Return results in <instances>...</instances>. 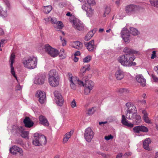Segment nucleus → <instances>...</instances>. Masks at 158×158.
Returning a JSON list of instances; mask_svg holds the SVG:
<instances>
[{
  "label": "nucleus",
  "mask_w": 158,
  "mask_h": 158,
  "mask_svg": "<svg viewBox=\"0 0 158 158\" xmlns=\"http://www.w3.org/2000/svg\"><path fill=\"white\" fill-rule=\"evenodd\" d=\"M113 138V136L111 135H109L107 136H105V139L107 140L112 139Z\"/></svg>",
  "instance_id": "obj_53"
},
{
  "label": "nucleus",
  "mask_w": 158,
  "mask_h": 158,
  "mask_svg": "<svg viewBox=\"0 0 158 158\" xmlns=\"http://www.w3.org/2000/svg\"><path fill=\"white\" fill-rule=\"evenodd\" d=\"M52 7L51 6H44V11L46 13H48L52 10Z\"/></svg>",
  "instance_id": "obj_41"
},
{
  "label": "nucleus",
  "mask_w": 158,
  "mask_h": 158,
  "mask_svg": "<svg viewBox=\"0 0 158 158\" xmlns=\"http://www.w3.org/2000/svg\"><path fill=\"white\" fill-rule=\"evenodd\" d=\"M135 59V57L131 55L123 54L119 56L118 58V62L125 67L131 66V63Z\"/></svg>",
  "instance_id": "obj_4"
},
{
  "label": "nucleus",
  "mask_w": 158,
  "mask_h": 158,
  "mask_svg": "<svg viewBox=\"0 0 158 158\" xmlns=\"http://www.w3.org/2000/svg\"><path fill=\"white\" fill-rule=\"evenodd\" d=\"M120 0H117L115 2V4L117 5H119L120 4Z\"/></svg>",
  "instance_id": "obj_61"
},
{
  "label": "nucleus",
  "mask_w": 158,
  "mask_h": 158,
  "mask_svg": "<svg viewBox=\"0 0 158 158\" xmlns=\"http://www.w3.org/2000/svg\"><path fill=\"white\" fill-rule=\"evenodd\" d=\"M59 56L60 57L61 59H64L65 57V55L64 53H59Z\"/></svg>",
  "instance_id": "obj_55"
},
{
  "label": "nucleus",
  "mask_w": 158,
  "mask_h": 158,
  "mask_svg": "<svg viewBox=\"0 0 158 158\" xmlns=\"http://www.w3.org/2000/svg\"><path fill=\"white\" fill-rule=\"evenodd\" d=\"M60 38L61 42L62 43V45L63 46H64L66 44V42L65 39L62 38L61 36H60Z\"/></svg>",
  "instance_id": "obj_49"
},
{
  "label": "nucleus",
  "mask_w": 158,
  "mask_h": 158,
  "mask_svg": "<svg viewBox=\"0 0 158 158\" xmlns=\"http://www.w3.org/2000/svg\"><path fill=\"white\" fill-rule=\"evenodd\" d=\"M54 94L56 103L59 106H62L64 100L60 94L57 91H55Z\"/></svg>",
  "instance_id": "obj_12"
},
{
  "label": "nucleus",
  "mask_w": 158,
  "mask_h": 158,
  "mask_svg": "<svg viewBox=\"0 0 158 158\" xmlns=\"http://www.w3.org/2000/svg\"><path fill=\"white\" fill-rule=\"evenodd\" d=\"M94 107H93L89 109L88 111V114H92L95 111Z\"/></svg>",
  "instance_id": "obj_46"
},
{
  "label": "nucleus",
  "mask_w": 158,
  "mask_h": 158,
  "mask_svg": "<svg viewBox=\"0 0 158 158\" xmlns=\"http://www.w3.org/2000/svg\"><path fill=\"white\" fill-rule=\"evenodd\" d=\"M134 133H139L140 131L147 132L148 131V128L144 126H138L134 127L133 128Z\"/></svg>",
  "instance_id": "obj_18"
},
{
  "label": "nucleus",
  "mask_w": 158,
  "mask_h": 158,
  "mask_svg": "<svg viewBox=\"0 0 158 158\" xmlns=\"http://www.w3.org/2000/svg\"><path fill=\"white\" fill-rule=\"evenodd\" d=\"M0 16L2 18H5L7 16V10L6 9L4 10L1 7L0 9Z\"/></svg>",
  "instance_id": "obj_35"
},
{
  "label": "nucleus",
  "mask_w": 158,
  "mask_h": 158,
  "mask_svg": "<svg viewBox=\"0 0 158 158\" xmlns=\"http://www.w3.org/2000/svg\"><path fill=\"white\" fill-rule=\"evenodd\" d=\"M69 82L71 88L73 89H75L76 88V84L77 83L81 86H84V82L81 81L79 80L76 77H73L72 74L70 73H69L67 75Z\"/></svg>",
  "instance_id": "obj_5"
},
{
  "label": "nucleus",
  "mask_w": 158,
  "mask_h": 158,
  "mask_svg": "<svg viewBox=\"0 0 158 158\" xmlns=\"http://www.w3.org/2000/svg\"><path fill=\"white\" fill-rule=\"evenodd\" d=\"M85 80V92L86 94H87L90 93L91 90L93 89L94 86V83L91 80H87V81L86 80Z\"/></svg>",
  "instance_id": "obj_10"
},
{
  "label": "nucleus",
  "mask_w": 158,
  "mask_h": 158,
  "mask_svg": "<svg viewBox=\"0 0 158 158\" xmlns=\"http://www.w3.org/2000/svg\"><path fill=\"white\" fill-rule=\"evenodd\" d=\"M110 11V8L109 6H106L105 8L104 11V14L103 15L104 17H105V14L108 15Z\"/></svg>",
  "instance_id": "obj_43"
},
{
  "label": "nucleus",
  "mask_w": 158,
  "mask_h": 158,
  "mask_svg": "<svg viewBox=\"0 0 158 158\" xmlns=\"http://www.w3.org/2000/svg\"><path fill=\"white\" fill-rule=\"evenodd\" d=\"M127 156L125 155V154L124 155H122V153H120L117 156L116 158H127Z\"/></svg>",
  "instance_id": "obj_47"
},
{
  "label": "nucleus",
  "mask_w": 158,
  "mask_h": 158,
  "mask_svg": "<svg viewBox=\"0 0 158 158\" xmlns=\"http://www.w3.org/2000/svg\"><path fill=\"white\" fill-rule=\"evenodd\" d=\"M134 119H135V121L137 125L141 121V117L140 115L137 114V113L135 116V118Z\"/></svg>",
  "instance_id": "obj_38"
},
{
  "label": "nucleus",
  "mask_w": 158,
  "mask_h": 158,
  "mask_svg": "<svg viewBox=\"0 0 158 158\" xmlns=\"http://www.w3.org/2000/svg\"><path fill=\"white\" fill-rule=\"evenodd\" d=\"M22 87L19 85H17L16 87V89L18 90H20L22 89Z\"/></svg>",
  "instance_id": "obj_56"
},
{
  "label": "nucleus",
  "mask_w": 158,
  "mask_h": 158,
  "mask_svg": "<svg viewBox=\"0 0 158 158\" xmlns=\"http://www.w3.org/2000/svg\"><path fill=\"white\" fill-rule=\"evenodd\" d=\"M29 132L28 131H24L23 128V131L21 132V133L19 135H21L22 137L23 138H28Z\"/></svg>",
  "instance_id": "obj_39"
},
{
  "label": "nucleus",
  "mask_w": 158,
  "mask_h": 158,
  "mask_svg": "<svg viewBox=\"0 0 158 158\" xmlns=\"http://www.w3.org/2000/svg\"><path fill=\"white\" fill-rule=\"evenodd\" d=\"M85 44L87 49L90 52H93L96 48V46L94 44V41L92 40L89 42L85 43Z\"/></svg>",
  "instance_id": "obj_17"
},
{
  "label": "nucleus",
  "mask_w": 158,
  "mask_h": 158,
  "mask_svg": "<svg viewBox=\"0 0 158 158\" xmlns=\"http://www.w3.org/2000/svg\"><path fill=\"white\" fill-rule=\"evenodd\" d=\"M121 123L124 125L127 126L128 127H132L134 125L133 124L130 123L126 118L125 116L124 115H122V119Z\"/></svg>",
  "instance_id": "obj_25"
},
{
  "label": "nucleus",
  "mask_w": 158,
  "mask_h": 158,
  "mask_svg": "<svg viewBox=\"0 0 158 158\" xmlns=\"http://www.w3.org/2000/svg\"><path fill=\"white\" fill-rule=\"evenodd\" d=\"M151 143V140L150 138H147L145 139L143 143V148L144 149L148 150H150V148H149V145Z\"/></svg>",
  "instance_id": "obj_27"
},
{
  "label": "nucleus",
  "mask_w": 158,
  "mask_h": 158,
  "mask_svg": "<svg viewBox=\"0 0 158 158\" xmlns=\"http://www.w3.org/2000/svg\"><path fill=\"white\" fill-rule=\"evenodd\" d=\"M154 70L156 72L158 75V65L154 68Z\"/></svg>",
  "instance_id": "obj_57"
},
{
  "label": "nucleus",
  "mask_w": 158,
  "mask_h": 158,
  "mask_svg": "<svg viewBox=\"0 0 158 158\" xmlns=\"http://www.w3.org/2000/svg\"><path fill=\"white\" fill-rule=\"evenodd\" d=\"M88 5L86 3L83 5L82 6V8L83 10L86 12L87 15L88 16L90 17L93 14L94 10H92L90 6H88Z\"/></svg>",
  "instance_id": "obj_16"
},
{
  "label": "nucleus",
  "mask_w": 158,
  "mask_h": 158,
  "mask_svg": "<svg viewBox=\"0 0 158 158\" xmlns=\"http://www.w3.org/2000/svg\"><path fill=\"white\" fill-rule=\"evenodd\" d=\"M56 27L57 29H62L63 26L62 22L61 21H59L56 23Z\"/></svg>",
  "instance_id": "obj_42"
},
{
  "label": "nucleus",
  "mask_w": 158,
  "mask_h": 158,
  "mask_svg": "<svg viewBox=\"0 0 158 158\" xmlns=\"http://www.w3.org/2000/svg\"><path fill=\"white\" fill-rule=\"evenodd\" d=\"M23 123L26 127L30 128L32 127L34 124V123L28 117H26L23 120Z\"/></svg>",
  "instance_id": "obj_23"
},
{
  "label": "nucleus",
  "mask_w": 158,
  "mask_h": 158,
  "mask_svg": "<svg viewBox=\"0 0 158 158\" xmlns=\"http://www.w3.org/2000/svg\"><path fill=\"white\" fill-rule=\"evenodd\" d=\"M136 81L142 86H144L146 85V80L144 78L142 74L137 75L135 77Z\"/></svg>",
  "instance_id": "obj_22"
},
{
  "label": "nucleus",
  "mask_w": 158,
  "mask_h": 158,
  "mask_svg": "<svg viewBox=\"0 0 158 158\" xmlns=\"http://www.w3.org/2000/svg\"><path fill=\"white\" fill-rule=\"evenodd\" d=\"M127 113H131L136 112L137 110L135 106L132 103L127 102L126 104Z\"/></svg>",
  "instance_id": "obj_19"
},
{
  "label": "nucleus",
  "mask_w": 158,
  "mask_h": 158,
  "mask_svg": "<svg viewBox=\"0 0 158 158\" xmlns=\"http://www.w3.org/2000/svg\"><path fill=\"white\" fill-rule=\"evenodd\" d=\"M72 22L73 26L75 28L80 31L84 29V24L78 19H75L73 20Z\"/></svg>",
  "instance_id": "obj_13"
},
{
  "label": "nucleus",
  "mask_w": 158,
  "mask_h": 158,
  "mask_svg": "<svg viewBox=\"0 0 158 158\" xmlns=\"http://www.w3.org/2000/svg\"><path fill=\"white\" fill-rule=\"evenodd\" d=\"M36 96L38 98L39 102L43 104L45 102L46 99L45 93L40 90H38L36 94Z\"/></svg>",
  "instance_id": "obj_11"
},
{
  "label": "nucleus",
  "mask_w": 158,
  "mask_h": 158,
  "mask_svg": "<svg viewBox=\"0 0 158 158\" xmlns=\"http://www.w3.org/2000/svg\"><path fill=\"white\" fill-rule=\"evenodd\" d=\"M94 135V132L90 128L88 127L85 130L84 137L87 142H90L93 139Z\"/></svg>",
  "instance_id": "obj_8"
},
{
  "label": "nucleus",
  "mask_w": 158,
  "mask_h": 158,
  "mask_svg": "<svg viewBox=\"0 0 158 158\" xmlns=\"http://www.w3.org/2000/svg\"><path fill=\"white\" fill-rule=\"evenodd\" d=\"M123 52L125 53V54L131 55H133L134 54L139 55L140 54L139 51H135L128 47H125L123 49Z\"/></svg>",
  "instance_id": "obj_21"
},
{
  "label": "nucleus",
  "mask_w": 158,
  "mask_h": 158,
  "mask_svg": "<svg viewBox=\"0 0 158 158\" xmlns=\"http://www.w3.org/2000/svg\"><path fill=\"white\" fill-rule=\"evenodd\" d=\"M124 73L122 70L118 69L116 71L115 74V76L117 80H121L124 77Z\"/></svg>",
  "instance_id": "obj_24"
},
{
  "label": "nucleus",
  "mask_w": 158,
  "mask_h": 158,
  "mask_svg": "<svg viewBox=\"0 0 158 158\" xmlns=\"http://www.w3.org/2000/svg\"><path fill=\"white\" fill-rule=\"evenodd\" d=\"M91 57L90 56H87L83 59V62L85 63L89 62L91 60Z\"/></svg>",
  "instance_id": "obj_44"
},
{
  "label": "nucleus",
  "mask_w": 158,
  "mask_h": 158,
  "mask_svg": "<svg viewBox=\"0 0 158 158\" xmlns=\"http://www.w3.org/2000/svg\"><path fill=\"white\" fill-rule=\"evenodd\" d=\"M125 155L126 156H128L131 155L132 154V153L131 152H126L125 153Z\"/></svg>",
  "instance_id": "obj_59"
},
{
  "label": "nucleus",
  "mask_w": 158,
  "mask_h": 158,
  "mask_svg": "<svg viewBox=\"0 0 158 158\" xmlns=\"http://www.w3.org/2000/svg\"><path fill=\"white\" fill-rule=\"evenodd\" d=\"M96 31V30L95 29H94L90 31L85 36V40L86 41H88L89 40L95 33Z\"/></svg>",
  "instance_id": "obj_30"
},
{
  "label": "nucleus",
  "mask_w": 158,
  "mask_h": 158,
  "mask_svg": "<svg viewBox=\"0 0 158 158\" xmlns=\"http://www.w3.org/2000/svg\"><path fill=\"white\" fill-rule=\"evenodd\" d=\"M64 50L63 48H61L60 50V52L59 53H64Z\"/></svg>",
  "instance_id": "obj_63"
},
{
  "label": "nucleus",
  "mask_w": 158,
  "mask_h": 158,
  "mask_svg": "<svg viewBox=\"0 0 158 158\" xmlns=\"http://www.w3.org/2000/svg\"><path fill=\"white\" fill-rule=\"evenodd\" d=\"M137 10L136 6L133 4H131L126 6L125 11L127 15L130 16L134 14Z\"/></svg>",
  "instance_id": "obj_7"
},
{
  "label": "nucleus",
  "mask_w": 158,
  "mask_h": 158,
  "mask_svg": "<svg viewBox=\"0 0 158 158\" xmlns=\"http://www.w3.org/2000/svg\"><path fill=\"white\" fill-rule=\"evenodd\" d=\"M48 81L52 87L57 86L59 84L60 78L58 73L55 69L50 71L48 73Z\"/></svg>",
  "instance_id": "obj_3"
},
{
  "label": "nucleus",
  "mask_w": 158,
  "mask_h": 158,
  "mask_svg": "<svg viewBox=\"0 0 158 158\" xmlns=\"http://www.w3.org/2000/svg\"><path fill=\"white\" fill-rule=\"evenodd\" d=\"M142 113L143 114V118L146 117H148V114L147 113L146 111L145 110H143Z\"/></svg>",
  "instance_id": "obj_50"
},
{
  "label": "nucleus",
  "mask_w": 158,
  "mask_h": 158,
  "mask_svg": "<svg viewBox=\"0 0 158 158\" xmlns=\"http://www.w3.org/2000/svg\"><path fill=\"white\" fill-rule=\"evenodd\" d=\"M38 138L39 140L40 145H45L46 143L47 140L46 137L44 135H39L38 134Z\"/></svg>",
  "instance_id": "obj_29"
},
{
  "label": "nucleus",
  "mask_w": 158,
  "mask_h": 158,
  "mask_svg": "<svg viewBox=\"0 0 158 158\" xmlns=\"http://www.w3.org/2000/svg\"><path fill=\"white\" fill-rule=\"evenodd\" d=\"M10 152L13 155H16L17 152L19 154L20 156H23V151L22 149L19 147L16 146H13L10 149Z\"/></svg>",
  "instance_id": "obj_14"
},
{
  "label": "nucleus",
  "mask_w": 158,
  "mask_h": 158,
  "mask_svg": "<svg viewBox=\"0 0 158 158\" xmlns=\"http://www.w3.org/2000/svg\"><path fill=\"white\" fill-rule=\"evenodd\" d=\"M23 129V127L22 126L14 125L12 126L11 132L13 134L18 135L21 133V132H22Z\"/></svg>",
  "instance_id": "obj_20"
},
{
  "label": "nucleus",
  "mask_w": 158,
  "mask_h": 158,
  "mask_svg": "<svg viewBox=\"0 0 158 158\" xmlns=\"http://www.w3.org/2000/svg\"><path fill=\"white\" fill-rule=\"evenodd\" d=\"M80 2H85V3L87 4L89 6H90L91 5H94L95 3V1L94 0H79Z\"/></svg>",
  "instance_id": "obj_36"
},
{
  "label": "nucleus",
  "mask_w": 158,
  "mask_h": 158,
  "mask_svg": "<svg viewBox=\"0 0 158 158\" xmlns=\"http://www.w3.org/2000/svg\"><path fill=\"white\" fill-rule=\"evenodd\" d=\"M38 134L36 133L34 134V138L32 141L33 145L36 146H40L39 140L38 138Z\"/></svg>",
  "instance_id": "obj_28"
},
{
  "label": "nucleus",
  "mask_w": 158,
  "mask_h": 158,
  "mask_svg": "<svg viewBox=\"0 0 158 158\" xmlns=\"http://www.w3.org/2000/svg\"><path fill=\"white\" fill-rule=\"evenodd\" d=\"M136 112H133L131 113H127L126 117L128 119H133L135 118V116Z\"/></svg>",
  "instance_id": "obj_34"
},
{
  "label": "nucleus",
  "mask_w": 158,
  "mask_h": 158,
  "mask_svg": "<svg viewBox=\"0 0 158 158\" xmlns=\"http://www.w3.org/2000/svg\"><path fill=\"white\" fill-rule=\"evenodd\" d=\"M73 131H71L65 134L63 138V142L64 143H66L67 142L69 139L71 137L72 135L73 134Z\"/></svg>",
  "instance_id": "obj_31"
},
{
  "label": "nucleus",
  "mask_w": 158,
  "mask_h": 158,
  "mask_svg": "<svg viewBox=\"0 0 158 158\" xmlns=\"http://www.w3.org/2000/svg\"><path fill=\"white\" fill-rule=\"evenodd\" d=\"M72 47L78 49H80L82 47V44L80 42L78 41H75L73 42L72 44Z\"/></svg>",
  "instance_id": "obj_32"
},
{
  "label": "nucleus",
  "mask_w": 158,
  "mask_h": 158,
  "mask_svg": "<svg viewBox=\"0 0 158 158\" xmlns=\"http://www.w3.org/2000/svg\"><path fill=\"white\" fill-rule=\"evenodd\" d=\"M37 62V58L33 56H27L24 57L22 60V63L24 66L30 69L36 68Z\"/></svg>",
  "instance_id": "obj_1"
},
{
  "label": "nucleus",
  "mask_w": 158,
  "mask_h": 158,
  "mask_svg": "<svg viewBox=\"0 0 158 158\" xmlns=\"http://www.w3.org/2000/svg\"><path fill=\"white\" fill-rule=\"evenodd\" d=\"M156 52L155 51H153L152 52V54L151 56V58L152 59H153L156 57Z\"/></svg>",
  "instance_id": "obj_54"
},
{
  "label": "nucleus",
  "mask_w": 158,
  "mask_h": 158,
  "mask_svg": "<svg viewBox=\"0 0 158 158\" xmlns=\"http://www.w3.org/2000/svg\"><path fill=\"white\" fill-rule=\"evenodd\" d=\"M140 102L143 104H145L146 103V101L145 100H143L142 101H140Z\"/></svg>",
  "instance_id": "obj_64"
},
{
  "label": "nucleus",
  "mask_w": 158,
  "mask_h": 158,
  "mask_svg": "<svg viewBox=\"0 0 158 158\" xmlns=\"http://www.w3.org/2000/svg\"><path fill=\"white\" fill-rule=\"evenodd\" d=\"M4 34V32L3 31V30L0 28V35H2Z\"/></svg>",
  "instance_id": "obj_58"
},
{
  "label": "nucleus",
  "mask_w": 158,
  "mask_h": 158,
  "mask_svg": "<svg viewBox=\"0 0 158 158\" xmlns=\"http://www.w3.org/2000/svg\"><path fill=\"white\" fill-rule=\"evenodd\" d=\"M40 123L44 126H48L49 125V123L46 118L43 115H40L39 117Z\"/></svg>",
  "instance_id": "obj_26"
},
{
  "label": "nucleus",
  "mask_w": 158,
  "mask_h": 158,
  "mask_svg": "<svg viewBox=\"0 0 158 158\" xmlns=\"http://www.w3.org/2000/svg\"><path fill=\"white\" fill-rule=\"evenodd\" d=\"M78 59L75 56L73 59V60L74 62H77L78 61Z\"/></svg>",
  "instance_id": "obj_62"
},
{
  "label": "nucleus",
  "mask_w": 158,
  "mask_h": 158,
  "mask_svg": "<svg viewBox=\"0 0 158 158\" xmlns=\"http://www.w3.org/2000/svg\"><path fill=\"white\" fill-rule=\"evenodd\" d=\"M46 78L45 74L39 73L35 77L34 81V83L36 84L41 85L43 84Z\"/></svg>",
  "instance_id": "obj_9"
},
{
  "label": "nucleus",
  "mask_w": 158,
  "mask_h": 158,
  "mask_svg": "<svg viewBox=\"0 0 158 158\" xmlns=\"http://www.w3.org/2000/svg\"><path fill=\"white\" fill-rule=\"evenodd\" d=\"M152 77L153 80V81L155 82H157L158 81V78L155 75L152 74Z\"/></svg>",
  "instance_id": "obj_51"
},
{
  "label": "nucleus",
  "mask_w": 158,
  "mask_h": 158,
  "mask_svg": "<svg viewBox=\"0 0 158 158\" xmlns=\"http://www.w3.org/2000/svg\"><path fill=\"white\" fill-rule=\"evenodd\" d=\"M42 48H44L45 51L52 57H55L59 54V51L57 49L52 48L48 44L43 46L41 45Z\"/></svg>",
  "instance_id": "obj_6"
},
{
  "label": "nucleus",
  "mask_w": 158,
  "mask_h": 158,
  "mask_svg": "<svg viewBox=\"0 0 158 158\" xmlns=\"http://www.w3.org/2000/svg\"><path fill=\"white\" fill-rule=\"evenodd\" d=\"M143 119L146 123H151V121L148 117V116L144 118H143Z\"/></svg>",
  "instance_id": "obj_48"
},
{
  "label": "nucleus",
  "mask_w": 158,
  "mask_h": 158,
  "mask_svg": "<svg viewBox=\"0 0 158 158\" xmlns=\"http://www.w3.org/2000/svg\"><path fill=\"white\" fill-rule=\"evenodd\" d=\"M15 57V55L14 53H12L10 56V61L11 63L10 64V67L11 68V72L13 76L17 80V78L15 74V73L14 71V68L13 67V64L14 63V60Z\"/></svg>",
  "instance_id": "obj_15"
},
{
  "label": "nucleus",
  "mask_w": 158,
  "mask_h": 158,
  "mask_svg": "<svg viewBox=\"0 0 158 158\" xmlns=\"http://www.w3.org/2000/svg\"><path fill=\"white\" fill-rule=\"evenodd\" d=\"M44 19L47 21H50L52 24H55L57 21L55 17L51 18V17H48L45 19Z\"/></svg>",
  "instance_id": "obj_37"
},
{
  "label": "nucleus",
  "mask_w": 158,
  "mask_h": 158,
  "mask_svg": "<svg viewBox=\"0 0 158 158\" xmlns=\"http://www.w3.org/2000/svg\"><path fill=\"white\" fill-rule=\"evenodd\" d=\"M71 106L72 108H74L76 106V102L74 99H73L71 103Z\"/></svg>",
  "instance_id": "obj_52"
},
{
  "label": "nucleus",
  "mask_w": 158,
  "mask_h": 158,
  "mask_svg": "<svg viewBox=\"0 0 158 158\" xmlns=\"http://www.w3.org/2000/svg\"><path fill=\"white\" fill-rule=\"evenodd\" d=\"M118 92L121 94H125L128 92V90L126 89L122 88L119 90Z\"/></svg>",
  "instance_id": "obj_45"
},
{
  "label": "nucleus",
  "mask_w": 158,
  "mask_h": 158,
  "mask_svg": "<svg viewBox=\"0 0 158 158\" xmlns=\"http://www.w3.org/2000/svg\"><path fill=\"white\" fill-rule=\"evenodd\" d=\"M130 32H129L127 28L124 27L122 30L121 36L124 42L127 43L130 41V33L134 35H136L139 34V32L136 28L133 27H130Z\"/></svg>",
  "instance_id": "obj_2"
},
{
  "label": "nucleus",
  "mask_w": 158,
  "mask_h": 158,
  "mask_svg": "<svg viewBox=\"0 0 158 158\" xmlns=\"http://www.w3.org/2000/svg\"><path fill=\"white\" fill-rule=\"evenodd\" d=\"M80 55V52L79 51H77V52H76L75 53V56H79V55Z\"/></svg>",
  "instance_id": "obj_60"
},
{
  "label": "nucleus",
  "mask_w": 158,
  "mask_h": 158,
  "mask_svg": "<svg viewBox=\"0 0 158 158\" xmlns=\"http://www.w3.org/2000/svg\"><path fill=\"white\" fill-rule=\"evenodd\" d=\"M150 2L152 6L158 8V0H151Z\"/></svg>",
  "instance_id": "obj_40"
},
{
  "label": "nucleus",
  "mask_w": 158,
  "mask_h": 158,
  "mask_svg": "<svg viewBox=\"0 0 158 158\" xmlns=\"http://www.w3.org/2000/svg\"><path fill=\"white\" fill-rule=\"evenodd\" d=\"M89 65H85L83 66L81 68L80 70V73L83 75L85 73L86 71H88L89 69Z\"/></svg>",
  "instance_id": "obj_33"
}]
</instances>
